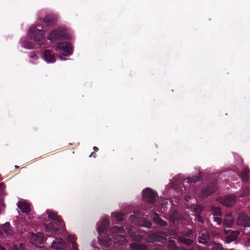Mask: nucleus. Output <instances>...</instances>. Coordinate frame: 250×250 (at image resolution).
<instances>
[{"label":"nucleus","mask_w":250,"mask_h":250,"mask_svg":"<svg viewBox=\"0 0 250 250\" xmlns=\"http://www.w3.org/2000/svg\"><path fill=\"white\" fill-rule=\"evenodd\" d=\"M236 201V197L233 195H227L220 199L221 204L227 207H230L233 205Z\"/></svg>","instance_id":"9"},{"label":"nucleus","mask_w":250,"mask_h":250,"mask_svg":"<svg viewBox=\"0 0 250 250\" xmlns=\"http://www.w3.org/2000/svg\"><path fill=\"white\" fill-rule=\"evenodd\" d=\"M64 241L61 239H56L53 241L52 247L56 250H62L64 248Z\"/></svg>","instance_id":"13"},{"label":"nucleus","mask_w":250,"mask_h":250,"mask_svg":"<svg viewBox=\"0 0 250 250\" xmlns=\"http://www.w3.org/2000/svg\"><path fill=\"white\" fill-rule=\"evenodd\" d=\"M239 175L243 182L247 183L250 179V170L248 167H245Z\"/></svg>","instance_id":"14"},{"label":"nucleus","mask_w":250,"mask_h":250,"mask_svg":"<svg viewBox=\"0 0 250 250\" xmlns=\"http://www.w3.org/2000/svg\"><path fill=\"white\" fill-rule=\"evenodd\" d=\"M149 236H150V237L148 238V241H149V242H152L153 240L151 239V237H152L153 236H154L155 235H149Z\"/></svg>","instance_id":"38"},{"label":"nucleus","mask_w":250,"mask_h":250,"mask_svg":"<svg viewBox=\"0 0 250 250\" xmlns=\"http://www.w3.org/2000/svg\"><path fill=\"white\" fill-rule=\"evenodd\" d=\"M42 21L47 26H50L55 24L57 20L56 18L54 16L48 15L43 19Z\"/></svg>","instance_id":"12"},{"label":"nucleus","mask_w":250,"mask_h":250,"mask_svg":"<svg viewBox=\"0 0 250 250\" xmlns=\"http://www.w3.org/2000/svg\"><path fill=\"white\" fill-rule=\"evenodd\" d=\"M153 220L157 223L160 218L159 215L157 213H154L152 215Z\"/></svg>","instance_id":"32"},{"label":"nucleus","mask_w":250,"mask_h":250,"mask_svg":"<svg viewBox=\"0 0 250 250\" xmlns=\"http://www.w3.org/2000/svg\"><path fill=\"white\" fill-rule=\"evenodd\" d=\"M29 46H28V47L29 48H33V46H34V45L32 44V43H28Z\"/></svg>","instance_id":"41"},{"label":"nucleus","mask_w":250,"mask_h":250,"mask_svg":"<svg viewBox=\"0 0 250 250\" xmlns=\"http://www.w3.org/2000/svg\"><path fill=\"white\" fill-rule=\"evenodd\" d=\"M247 245L248 246H250V239L248 240V242H247Z\"/></svg>","instance_id":"45"},{"label":"nucleus","mask_w":250,"mask_h":250,"mask_svg":"<svg viewBox=\"0 0 250 250\" xmlns=\"http://www.w3.org/2000/svg\"><path fill=\"white\" fill-rule=\"evenodd\" d=\"M73 235H69V237L67 238V239H68V240H69L70 239H71V237H73Z\"/></svg>","instance_id":"46"},{"label":"nucleus","mask_w":250,"mask_h":250,"mask_svg":"<svg viewBox=\"0 0 250 250\" xmlns=\"http://www.w3.org/2000/svg\"><path fill=\"white\" fill-rule=\"evenodd\" d=\"M126 228L125 227L114 226L111 228L112 233H125Z\"/></svg>","instance_id":"19"},{"label":"nucleus","mask_w":250,"mask_h":250,"mask_svg":"<svg viewBox=\"0 0 250 250\" xmlns=\"http://www.w3.org/2000/svg\"><path fill=\"white\" fill-rule=\"evenodd\" d=\"M248 233H249V232H247V233L243 232V234L247 235V234H248Z\"/></svg>","instance_id":"50"},{"label":"nucleus","mask_w":250,"mask_h":250,"mask_svg":"<svg viewBox=\"0 0 250 250\" xmlns=\"http://www.w3.org/2000/svg\"><path fill=\"white\" fill-rule=\"evenodd\" d=\"M233 221L231 217V215L230 214H227L224 221V227L225 229L227 228H229L231 227Z\"/></svg>","instance_id":"16"},{"label":"nucleus","mask_w":250,"mask_h":250,"mask_svg":"<svg viewBox=\"0 0 250 250\" xmlns=\"http://www.w3.org/2000/svg\"><path fill=\"white\" fill-rule=\"evenodd\" d=\"M131 248L133 250H146V247L140 244H134L131 246Z\"/></svg>","instance_id":"27"},{"label":"nucleus","mask_w":250,"mask_h":250,"mask_svg":"<svg viewBox=\"0 0 250 250\" xmlns=\"http://www.w3.org/2000/svg\"><path fill=\"white\" fill-rule=\"evenodd\" d=\"M18 207L23 213L27 214L31 211L30 205L26 202L20 201L18 203Z\"/></svg>","instance_id":"11"},{"label":"nucleus","mask_w":250,"mask_h":250,"mask_svg":"<svg viewBox=\"0 0 250 250\" xmlns=\"http://www.w3.org/2000/svg\"><path fill=\"white\" fill-rule=\"evenodd\" d=\"M204 209V207L201 205H196L194 208V212L196 214H200Z\"/></svg>","instance_id":"24"},{"label":"nucleus","mask_w":250,"mask_h":250,"mask_svg":"<svg viewBox=\"0 0 250 250\" xmlns=\"http://www.w3.org/2000/svg\"><path fill=\"white\" fill-rule=\"evenodd\" d=\"M124 214L123 213L115 212L112 214V216L116 219L118 222H122L124 220L123 218Z\"/></svg>","instance_id":"23"},{"label":"nucleus","mask_w":250,"mask_h":250,"mask_svg":"<svg viewBox=\"0 0 250 250\" xmlns=\"http://www.w3.org/2000/svg\"><path fill=\"white\" fill-rule=\"evenodd\" d=\"M15 167H16V168H18L19 167H18V166H15Z\"/></svg>","instance_id":"51"},{"label":"nucleus","mask_w":250,"mask_h":250,"mask_svg":"<svg viewBox=\"0 0 250 250\" xmlns=\"http://www.w3.org/2000/svg\"><path fill=\"white\" fill-rule=\"evenodd\" d=\"M11 250H24V247L21 244H14L10 247Z\"/></svg>","instance_id":"25"},{"label":"nucleus","mask_w":250,"mask_h":250,"mask_svg":"<svg viewBox=\"0 0 250 250\" xmlns=\"http://www.w3.org/2000/svg\"><path fill=\"white\" fill-rule=\"evenodd\" d=\"M0 229L4 231L6 234H13L12 229L9 222L1 225Z\"/></svg>","instance_id":"15"},{"label":"nucleus","mask_w":250,"mask_h":250,"mask_svg":"<svg viewBox=\"0 0 250 250\" xmlns=\"http://www.w3.org/2000/svg\"><path fill=\"white\" fill-rule=\"evenodd\" d=\"M57 47L62 55L68 56L72 54V46L71 44L67 42H59L57 45Z\"/></svg>","instance_id":"5"},{"label":"nucleus","mask_w":250,"mask_h":250,"mask_svg":"<svg viewBox=\"0 0 250 250\" xmlns=\"http://www.w3.org/2000/svg\"><path fill=\"white\" fill-rule=\"evenodd\" d=\"M202 179V175L201 172L199 173L198 175H193L191 177H189L187 178V182L188 183H195L197 182L201 181Z\"/></svg>","instance_id":"18"},{"label":"nucleus","mask_w":250,"mask_h":250,"mask_svg":"<svg viewBox=\"0 0 250 250\" xmlns=\"http://www.w3.org/2000/svg\"><path fill=\"white\" fill-rule=\"evenodd\" d=\"M133 216V215H130V218H132Z\"/></svg>","instance_id":"52"},{"label":"nucleus","mask_w":250,"mask_h":250,"mask_svg":"<svg viewBox=\"0 0 250 250\" xmlns=\"http://www.w3.org/2000/svg\"><path fill=\"white\" fill-rule=\"evenodd\" d=\"M33 238L32 239H34V241L32 242L33 244L38 247H40V245L43 244V239L40 236L41 235H32Z\"/></svg>","instance_id":"20"},{"label":"nucleus","mask_w":250,"mask_h":250,"mask_svg":"<svg viewBox=\"0 0 250 250\" xmlns=\"http://www.w3.org/2000/svg\"><path fill=\"white\" fill-rule=\"evenodd\" d=\"M169 244L171 246H175V242L173 240L170 241Z\"/></svg>","instance_id":"40"},{"label":"nucleus","mask_w":250,"mask_h":250,"mask_svg":"<svg viewBox=\"0 0 250 250\" xmlns=\"http://www.w3.org/2000/svg\"><path fill=\"white\" fill-rule=\"evenodd\" d=\"M136 217L138 218H141V214L140 212H138L137 214H136Z\"/></svg>","instance_id":"42"},{"label":"nucleus","mask_w":250,"mask_h":250,"mask_svg":"<svg viewBox=\"0 0 250 250\" xmlns=\"http://www.w3.org/2000/svg\"><path fill=\"white\" fill-rule=\"evenodd\" d=\"M209 235H201L198 237V242L200 243L206 244L208 239Z\"/></svg>","instance_id":"26"},{"label":"nucleus","mask_w":250,"mask_h":250,"mask_svg":"<svg viewBox=\"0 0 250 250\" xmlns=\"http://www.w3.org/2000/svg\"><path fill=\"white\" fill-rule=\"evenodd\" d=\"M211 211L212 214L214 216H222V213L219 208L212 206L211 207Z\"/></svg>","instance_id":"22"},{"label":"nucleus","mask_w":250,"mask_h":250,"mask_svg":"<svg viewBox=\"0 0 250 250\" xmlns=\"http://www.w3.org/2000/svg\"><path fill=\"white\" fill-rule=\"evenodd\" d=\"M213 249L214 250H222V246L220 244L215 243L213 245Z\"/></svg>","instance_id":"29"},{"label":"nucleus","mask_w":250,"mask_h":250,"mask_svg":"<svg viewBox=\"0 0 250 250\" xmlns=\"http://www.w3.org/2000/svg\"><path fill=\"white\" fill-rule=\"evenodd\" d=\"M117 236H118V237L116 239H121L122 241H120V242L116 241V243H118L120 245L123 244L125 242V241H124L125 240V237H124L125 235H117Z\"/></svg>","instance_id":"31"},{"label":"nucleus","mask_w":250,"mask_h":250,"mask_svg":"<svg viewBox=\"0 0 250 250\" xmlns=\"http://www.w3.org/2000/svg\"><path fill=\"white\" fill-rule=\"evenodd\" d=\"M157 223L160 225L161 226L166 227L167 226V224L166 221L162 220L161 218L159 219Z\"/></svg>","instance_id":"30"},{"label":"nucleus","mask_w":250,"mask_h":250,"mask_svg":"<svg viewBox=\"0 0 250 250\" xmlns=\"http://www.w3.org/2000/svg\"><path fill=\"white\" fill-rule=\"evenodd\" d=\"M152 234H153V235H154V234H155V233H153Z\"/></svg>","instance_id":"53"},{"label":"nucleus","mask_w":250,"mask_h":250,"mask_svg":"<svg viewBox=\"0 0 250 250\" xmlns=\"http://www.w3.org/2000/svg\"><path fill=\"white\" fill-rule=\"evenodd\" d=\"M226 241L227 243H230L231 242V241L229 240V238H228L226 240Z\"/></svg>","instance_id":"48"},{"label":"nucleus","mask_w":250,"mask_h":250,"mask_svg":"<svg viewBox=\"0 0 250 250\" xmlns=\"http://www.w3.org/2000/svg\"><path fill=\"white\" fill-rule=\"evenodd\" d=\"M107 235H99L98 239L100 244L104 246H108L110 244L111 240L107 238Z\"/></svg>","instance_id":"17"},{"label":"nucleus","mask_w":250,"mask_h":250,"mask_svg":"<svg viewBox=\"0 0 250 250\" xmlns=\"http://www.w3.org/2000/svg\"><path fill=\"white\" fill-rule=\"evenodd\" d=\"M72 246L75 250H77V244L74 241L71 242Z\"/></svg>","instance_id":"36"},{"label":"nucleus","mask_w":250,"mask_h":250,"mask_svg":"<svg viewBox=\"0 0 250 250\" xmlns=\"http://www.w3.org/2000/svg\"><path fill=\"white\" fill-rule=\"evenodd\" d=\"M196 220H197L198 222H199L201 223H204V220H203V218L202 217L201 215H200V214H196Z\"/></svg>","instance_id":"33"},{"label":"nucleus","mask_w":250,"mask_h":250,"mask_svg":"<svg viewBox=\"0 0 250 250\" xmlns=\"http://www.w3.org/2000/svg\"><path fill=\"white\" fill-rule=\"evenodd\" d=\"M60 59L61 60H65V58L63 57H62V56H60Z\"/></svg>","instance_id":"47"},{"label":"nucleus","mask_w":250,"mask_h":250,"mask_svg":"<svg viewBox=\"0 0 250 250\" xmlns=\"http://www.w3.org/2000/svg\"><path fill=\"white\" fill-rule=\"evenodd\" d=\"M240 234V232L237 231V230H236V231H233L231 232V234Z\"/></svg>","instance_id":"37"},{"label":"nucleus","mask_w":250,"mask_h":250,"mask_svg":"<svg viewBox=\"0 0 250 250\" xmlns=\"http://www.w3.org/2000/svg\"><path fill=\"white\" fill-rule=\"evenodd\" d=\"M157 195V193L149 188H145L142 192V196L144 200L150 204H154L155 203Z\"/></svg>","instance_id":"4"},{"label":"nucleus","mask_w":250,"mask_h":250,"mask_svg":"<svg viewBox=\"0 0 250 250\" xmlns=\"http://www.w3.org/2000/svg\"><path fill=\"white\" fill-rule=\"evenodd\" d=\"M29 234H32V235H34V234H43L42 233H41V232H38L37 233H35L34 232H31V233H30Z\"/></svg>","instance_id":"43"},{"label":"nucleus","mask_w":250,"mask_h":250,"mask_svg":"<svg viewBox=\"0 0 250 250\" xmlns=\"http://www.w3.org/2000/svg\"><path fill=\"white\" fill-rule=\"evenodd\" d=\"M237 225L250 230V218L244 213H240L237 219Z\"/></svg>","instance_id":"7"},{"label":"nucleus","mask_w":250,"mask_h":250,"mask_svg":"<svg viewBox=\"0 0 250 250\" xmlns=\"http://www.w3.org/2000/svg\"><path fill=\"white\" fill-rule=\"evenodd\" d=\"M46 213L48 218L45 219L44 222L45 231L55 234L64 233L66 231L65 225L62 217L52 210L47 209Z\"/></svg>","instance_id":"1"},{"label":"nucleus","mask_w":250,"mask_h":250,"mask_svg":"<svg viewBox=\"0 0 250 250\" xmlns=\"http://www.w3.org/2000/svg\"><path fill=\"white\" fill-rule=\"evenodd\" d=\"M180 215L176 211H174L170 215V219L173 223L177 222L180 220Z\"/></svg>","instance_id":"21"},{"label":"nucleus","mask_w":250,"mask_h":250,"mask_svg":"<svg viewBox=\"0 0 250 250\" xmlns=\"http://www.w3.org/2000/svg\"><path fill=\"white\" fill-rule=\"evenodd\" d=\"M92 156H93V157L95 158L96 157V153L94 152H92L89 157H91Z\"/></svg>","instance_id":"39"},{"label":"nucleus","mask_w":250,"mask_h":250,"mask_svg":"<svg viewBox=\"0 0 250 250\" xmlns=\"http://www.w3.org/2000/svg\"><path fill=\"white\" fill-rule=\"evenodd\" d=\"M66 37V34L64 29H57L50 33L49 39L53 42L62 40Z\"/></svg>","instance_id":"6"},{"label":"nucleus","mask_w":250,"mask_h":250,"mask_svg":"<svg viewBox=\"0 0 250 250\" xmlns=\"http://www.w3.org/2000/svg\"><path fill=\"white\" fill-rule=\"evenodd\" d=\"M183 242L187 245H190L192 243V241L190 239L185 240Z\"/></svg>","instance_id":"35"},{"label":"nucleus","mask_w":250,"mask_h":250,"mask_svg":"<svg viewBox=\"0 0 250 250\" xmlns=\"http://www.w3.org/2000/svg\"><path fill=\"white\" fill-rule=\"evenodd\" d=\"M43 57L48 63H54L56 61L54 52L50 50H45L43 52Z\"/></svg>","instance_id":"10"},{"label":"nucleus","mask_w":250,"mask_h":250,"mask_svg":"<svg viewBox=\"0 0 250 250\" xmlns=\"http://www.w3.org/2000/svg\"><path fill=\"white\" fill-rule=\"evenodd\" d=\"M220 217V216H216L214 218V221L217 222L218 225L220 224L222 222V219Z\"/></svg>","instance_id":"34"},{"label":"nucleus","mask_w":250,"mask_h":250,"mask_svg":"<svg viewBox=\"0 0 250 250\" xmlns=\"http://www.w3.org/2000/svg\"><path fill=\"white\" fill-rule=\"evenodd\" d=\"M0 250H6L4 248H2L0 246Z\"/></svg>","instance_id":"49"},{"label":"nucleus","mask_w":250,"mask_h":250,"mask_svg":"<svg viewBox=\"0 0 250 250\" xmlns=\"http://www.w3.org/2000/svg\"><path fill=\"white\" fill-rule=\"evenodd\" d=\"M93 149H94V150L95 151H98V149H98V148L97 147H96V146H94V147H93Z\"/></svg>","instance_id":"44"},{"label":"nucleus","mask_w":250,"mask_h":250,"mask_svg":"<svg viewBox=\"0 0 250 250\" xmlns=\"http://www.w3.org/2000/svg\"><path fill=\"white\" fill-rule=\"evenodd\" d=\"M217 188V183L215 181L208 183L204 186L199 193V195L202 198H205L215 192Z\"/></svg>","instance_id":"2"},{"label":"nucleus","mask_w":250,"mask_h":250,"mask_svg":"<svg viewBox=\"0 0 250 250\" xmlns=\"http://www.w3.org/2000/svg\"><path fill=\"white\" fill-rule=\"evenodd\" d=\"M30 38L36 42L42 40L44 36V31L42 29H39L37 26H32L29 31Z\"/></svg>","instance_id":"3"},{"label":"nucleus","mask_w":250,"mask_h":250,"mask_svg":"<svg viewBox=\"0 0 250 250\" xmlns=\"http://www.w3.org/2000/svg\"><path fill=\"white\" fill-rule=\"evenodd\" d=\"M250 193V188L248 187H246L242 192V193L240 195V197H243L247 196L249 195Z\"/></svg>","instance_id":"28"},{"label":"nucleus","mask_w":250,"mask_h":250,"mask_svg":"<svg viewBox=\"0 0 250 250\" xmlns=\"http://www.w3.org/2000/svg\"><path fill=\"white\" fill-rule=\"evenodd\" d=\"M109 224L110 221L108 218L106 217L103 218L97 225L98 232L100 234L106 231L109 228Z\"/></svg>","instance_id":"8"}]
</instances>
